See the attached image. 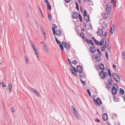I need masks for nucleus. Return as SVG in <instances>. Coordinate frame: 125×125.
Returning <instances> with one entry per match:
<instances>
[{
  "mask_svg": "<svg viewBox=\"0 0 125 125\" xmlns=\"http://www.w3.org/2000/svg\"><path fill=\"white\" fill-rule=\"evenodd\" d=\"M82 71L83 69L82 66L80 65H78L77 67L76 70H76L74 71L76 73L78 72L80 73L82 72Z\"/></svg>",
  "mask_w": 125,
  "mask_h": 125,
  "instance_id": "nucleus-1",
  "label": "nucleus"
},
{
  "mask_svg": "<svg viewBox=\"0 0 125 125\" xmlns=\"http://www.w3.org/2000/svg\"><path fill=\"white\" fill-rule=\"evenodd\" d=\"M94 101L96 104L98 105H100L102 104V101L99 98H97L96 100H95V99H94Z\"/></svg>",
  "mask_w": 125,
  "mask_h": 125,
  "instance_id": "nucleus-2",
  "label": "nucleus"
},
{
  "mask_svg": "<svg viewBox=\"0 0 125 125\" xmlns=\"http://www.w3.org/2000/svg\"><path fill=\"white\" fill-rule=\"evenodd\" d=\"M72 18L74 19H77L78 17V14L76 12H74L72 14Z\"/></svg>",
  "mask_w": 125,
  "mask_h": 125,
  "instance_id": "nucleus-3",
  "label": "nucleus"
},
{
  "mask_svg": "<svg viewBox=\"0 0 125 125\" xmlns=\"http://www.w3.org/2000/svg\"><path fill=\"white\" fill-rule=\"evenodd\" d=\"M97 33V34L99 36H102L103 33V29H99Z\"/></svg>",
  "mask_w": 125,
  "mask_h": 125,
  "instance_id": "nucleus-4",
  "label": "nucleus"
},
{
  "mask_svg": "<svg viewBox=\"0 0 125 125\" xmlns=\"http://www.w3.org/2000/svg\"><path fill=\"white\" fill-rule=\"evenodd\" d=\"M52 29L53 32V34L54 35H55V29H56L57 27L56 25L54 24H52Z\"/></svg>",
  "mask_w": 125,
  "mask_h": 125,
  "instance_id": "nucleus-5",
  "label": "nucleus"
},
{
  "mask_svg": "<svg viewBox=\"0 0 125 125\" xmlns=\"http://www.w3.org/2000/svg\"><path fill=\"white\" fill-rule=\"evenodd\" d=\"M55 34L58 36H60L62 34L61 31L60 29H58L56 30V31H55Z\"/></svg>",
  "mask_w": 125,
  "mask_h": 125,
  "instance_id": "nucleus-6",
  "label": "nucleus"
},
{
  "mask_svg": "<svg viewBox=\"0 0 125 125\" xmlns=\"http://www.w3.org/2000/svg\"><path fill=\"white\" fill-rule=\"evenodd\" d=\"M112 92L113 94L115 95L116 94L117 92L115 87V86H113L112 88Z\"/></svg>",
  "mask_w": 125,
  "mask_h": 125,
  "instance_id": "nucleus-7",
  "label": "nucleus"
},
{
  "mask_svg": "<svg viewBox=\"0 0 125 125\" xmlns=\"http://www.w3.org/2000/svg\"><path fill=\"white\" fill-rule=\"evenodd\" d=\"M99 68L101 70L102 72H103L104 70V65L103 63H100L99 65Z\"/></svg>",
  "mask_w": 125,
  "mask_h": 125,
  "instance_id": "nucleus-8",
  "label": "nucleus"
},
{
  "mask_svg": "<svg viewBox=\"0 0 125 125\" xmlns=\"http://www.w3.org/2000/svg\"><path fill=\"white\" fill-rule=\"evenodd\" d=\"M91 52L93 53H95L96 50L94 46H91L90 47Z\"/></svg>",
  "mask_w": 125,
  "mask_h": 125,
  "instance_id": "nucleus-9",
  "label": "nucleus"
},
{
  "mask_svg": "<svg viewBox=\"0 0 125 125\" xmlns=\"http://www.w3.org/2000/svg\"><path fill=\"white\" fill-rule=\"evenodd\" d=\"M96 61L97 62H100L101 61V57L100 56H99L97 55H94Z\"/></svg>",
  "mask_w": 125,
  "mask_h": 125,
  "instance_id": "nucleus-10",
  "label": "nucleus"
},
{
  "mask_svg": "<svg viewBox=\"0 0 125 125\" xmlns=\"http://www.w3.org/2000/svg\"><path fill=\"white\" fill-rule=\"evenodd\" d=\"M106 9L107 12L109 13L111 10V7L110 5H107Z\"/></svg>",
  "mask_w": 125,
  "mask_h": 125,
  "instance_id": "nucleus-11",
  "label": "nucleus"
},
{
  "mask_svg": "<svg viewBox=\"0 0 125 125\" xmlns=\"http://www.w3.org/2000/svg\"><path fill=\"white\" fill-rule=\"evenodd\" d=\"M103 119L106 121L108 119V115L107 114L104 113L103 115Z\"/></svg>",
  "mask_w": 125,
  "mask_h": 125,
  "instance_id": "nucleus-12",
  "label": "nucleus"
},
{
  "mask_svg": "<svg viewBox=\"0 0 125 125\" xmlns=\"http://www.w3.org/2000/svg\"><path fill=\"white\" fill-rule=\"evenodd\" d=\"M108 83L110 85H112L113 82L112 79H111V78L110 77L108 78Z\"/></svg>",
  "mask_w": 125,
  "mask_h": 125,
  "instance_id": "nucleus-13",
  "label": "nucleus"
},
{
  "mask_svg": "<svg viewBox=\"0 0 125 125\" xmlns=\"http://www.w3.org/2000/svg\"><path fill=\"white\" fill-rule=\"evenodd\" d=\"M90 16L89 15H88L84 16V19L85 20L86 23L89 21Z\"/></svg>",
  "mask_w": 125,
  "mask_h": 125,
  "instance_id": "nucleus-14",
  "label": "nucleus"
},
{
  "mask_svg": "<svg viewBox=\"0 0 125 125\" xmlns=\"http://www.w3.org/2000/svg\"><path fill=\"white\" fill-rule=\"evenodd\" d=\"M103 18L104 19H106L108 18V14L105 12L104 13V15H103Z\"/></svg>",
  "mask_w": 125,
  "mask_h": 125,
  "instance_id": "nucleus-15",
  "label": "nucleus"
},
{
  "mask_svg": "<svg viewBox=\"0 0 125 125\" xmlns=\"http://www.w3.org/2000/svg\"><path fill=\"white\" fill-rule=\"evenodd\" d=\"M64 43L65 44L64 47L67 50H68L70 47V45L69 44H66L65 42H64Z\"/></svg>",
  "mask_w": 125,
  "mask_h": 125,
  "instance_id": "nucleus-16",
  "label": "nucleus"
},
{
  "mask_svg": "<svg viewBox=\"0 0 125 125\" xmlns=\"http://www.w3.org/2000/svg\"><path fill=\"white\" fill-rule=\"evenodd\" d=\"M70 70L72 73L75 76H77V74L75 73L72 70L71 68H70Z\"/></svg>",
  "mask_w": 125,
  "mask_h": 125,
  "instance_id": "nucleus-17",
  "label": "nucleus"
},
{
  "mask_svg": "<svg viewBox=\"0 0 125 125\" xmlns=\"http://www.w3.org/2000/svg\"><path fill=\"white\" fill-rule=\"evenodd\" d=\"M112 76L115 80L116 79V78L118 76V75L117 74L114 73H113Z\"/></svg>",
  "mask_w": 125,
  "mask_h": 125,
  "instance_id": "nucleus-18",
  "label": "nucleus"
},
{
  "mask_svg": "<svg viewBox=\"0 0 125 125\" xmlns=\"http://www.w3.org/2000/svg\"><path fill=\"white\" fill-rule=\"evenodd\" d=\"M115 26H112L110 32L112 35L114 31L115 30Z\"/></svg>",
  "mask_w": 125,
  "mask_h": 125,
  "instance_id": "nucleus-19",
  "label": "nucleus"
},
{
  "mask_svg": "<svg viewBox=\"0 0 125 125\" xmlns=\"http://www.w3.org/2000/svg\"><path fill=\"white\" fill-rule=\"evenodd\" d=\"M12 84L11 83H9L8 84V88L9 90V91L10 93L11 92Z\"/></svg>",
  "mask_w": 125,
  "mask_h": 125,
  "instance_id": "nucleus-20",
  "label": "nucleus"
},
{
  "mask_svg": "<svg viewBox=\"0 0 125 125\" xmlns=\"http://www.w3.org/2000/svg\"><path fill=\"white\" fill-rule=\"evenodd\" d=\"M103 78L104 79L105 78V76L106 77H107L108 76L107 73L106 72H103Z\"/></svg>",
  "mask_w": 125,
  "mask_h": 125,
  "instance_id": "nucleus-21",
  "label": "nucleus"
},
{
  "mask_svg": "<svg viewBox=\"0 0 125 125\" xmlns=\"http://www.w3.org/2000/svg\"><path fill=\"white\" fill-rule=\"evenodd\" d=\"M111 85H110V84L107 83L106 84V87L107 89L109 90L111 88Z\"/></svg>",
  "mask_w": 125,
  "mask_h": 125,
  "instance_id": "nucleus-22",
  "label": "nucleus"
},
{
  "mask_svg": "<svg viewBox=\"0 0 125 125\" xmlns=\"http://www.w3.org/2000/svg\"><path fill=\"white\" fill-rule=\"evenodd\" d=\"M72 64H74L75 65H76L77 63V62L76 61V60H72Z\"/></svg>",
  "mask_w": 125,
  "mask_h": 125,
  "instance_id": "nucleus-23",
  "label": "nucleus"
},
{
  "mask_svg": "<svg viewBox=\"0 0 125 125\" xmlns=\"http://www.w3.org/2000/svg\"><path fill=\"white\" fill-rule=\"evenodd\" d=\"M107 24L106 22H103L102 26L103 28H105L107 27Z\"/></svg>",
  "mask_w": 125,
  "mask_h": 125,
  "instance_id": "nucleus-24",
  "label": "nucleus"
},
{
  "mask_svg": "<svg viewBox=\"0 0 125 125\" xmlns=\"http://www.w3.org/2000/svg\"><path fill=\"white\" fill-rule=\"evenodd\" d=\"M35 94L38 96L40 97V95L38 93L36 90H34L33 91V92Z\"/></svg>",
  "mask_w": 125,
  "mask_h": 125,
  "instance_id": "nucleus-25",
  "label": "nucleus"
},
{
  "mask_svg": "<svg viewBox=\"0 0 125 125\" xmlns=\"http://www.w3.org/2000/svg\"><path fill=\"white\" fill-rule=\"evenodd\" d=\"M120 94L123 95L124 94L125 92L124 90L122 88H120Z\"/></svg>",
  "mask_w": 125,
  "mask_h": 125,
  "instance_id": "nucleus-26",
  "label": "nucleus"
},
{
  "mask_svg": "<svg viewBox=\"0 0 125 125\" xmlns=\"http://www.w3.org/2000/svg\"><path fill=\"white\" fill-rule=\"evenodd\" d=\"M80 36L83 39H84V38L85 36H84V33L83 32H82L80 34Z\"/></svg>",
  "mask_w": 125,
  "mask_h": 125,
  "instance_id": "nucleus-27",
  "label": "nucleus"
},
{
  "mask_svg": "<svg viewBox=\"0 0 125 125\" xmlns=\"http://www.w3.org/2000/svg\"><path fill=\"white\" fill-rule=\"evenodd\" d=\"M103 74V72H102L101 71L99 72V75L101 77V78L103 79H104L103 78V74Z\"/></svg>",
  "mask_w": 125,
  "mask_h": 125,
  "instance_id": "nucleus-28",
  "label": "nucleus"
},
{
  "mask_svg": "<svg viewBox=\"0 0 125 125\" xmlns=\"http://www.w3.org/2000/svg\"><path fill=\"white\" fill-rule=\"evenodd\" d=\"M55 41L56 43L59 45H60L61 44L60 42L57 39L56 37H55Z\"/></svg>",
  "mask_w": 125,
  "mask_h": 125,
  "instance_id": "nucleus-29",
  "label": "nucleus"
},
{
  "mask_svg": "<svg viewBox=\"0 0 125 125\" xmlns=\"http://www.w3.org/2000/svg\"><path fill=\"white\" fill-rule=\"evenodd\" d=\"M46 6L47 8H48L49 10H50L51 9V7L50 4L49 3H47L46 5Z\"/></svg>",
  "mask_w": 125,
  "mask_h": 125,
  "instance_id": "nucleus-30",
  "label": "nucleus"
},
{
  "mask_svg": "<svg viewBox=\"0 0 125 125\" xmlns=\"http://www.w3.org/2000/svg\"><path fill=\"white\" fill-rule=\"evenodd\" d=\"M115 81L118 83H119L120 82V78L118 76L116 78V79L115 80Z\"/></svg>",
  "mask_w": 125,
  "mask_h": 125,
  "instance_id": "nucleus-31",
  "label": "nucleus"
},
{
  "mask_svg": "<svg viewBox=\"0 0 125 125\" xmlns=\"http://www.w3.org/2000/svg\"><path fill=\"white\" fill-rule=\"evenodd\" d=\"M104 40L102 39L100 43H99V45L100 46L102 45L104 43Z\"/></svg>",
  "mask_w": 125,
  "mask_h": 125,
  "instance_id": "nucleus-32",
  "label": "nucleus"
},
{
  "mask_svg": "<svg viewBox=\"0 0 125 125\" xmlns=\"http://www.w3.org/2000/svg\"><path fill=\"white\" fill-rule=\"evenodd\" d=\"M59 47L60 48H61V50L63 51V46L62 44H61L59 45Z\"/></svg>",
  "mask_w": 125,
  "mask_h": 125,
  "instance_id": "nucleus-33",
  "label": "nucleus"
},
{
  "mask_svg": "<svg viewBox=\"0 0 125 125\" xmlns=\"http://www.w3.org/2000/svg\"><path fill=\"white\" fill-rule=\"evenodd\" d=\"M79 18L80 21L82 22V18L81 15L80 14H79Z\"/></svg>",
  "mask_w": 125,
  "mask_h": 125,
  "instance_id": "nucleus-34",
  "label": "nucleus"
},
{
  "mask_svg": "<svg viewBox=\"0 0 125 125\" xmlns=\"http://www.w3.org/2000/svg\"><path fill=\"white\" fill-rule=\"evenodd\" d=\"M74 115L77 119L79 120L80 119L79 116L78 115V114H77V115Z\"/></svg>",
  "mask_w": 125,
  "mask_h": 125,
  "instance_id": "nucleus-35",
  "label": "nucleus"
},
{
  "mask_svg": "<svg viewBox=\"0 0 125 125\" xmlns=\"http://www.w3.org/2000/svg\"><path fill=\"white\" fill-rule=\"evenodd\" d=\"M88 42L89 43H90L93 46L94 45V44L92 41L90 39Z\"/></svg>",
  "mask_w": 125,
  "mask_h": 125,
  "instance_id": "nucleus-36",
  "label": "nucleus"
},
{
  "mask_svg": "<svg viewBox=\"0 0 125 125\" xmlns=\"http://www.w3.org/2000/svg\"><path fill=\"white\" fill-rule=\"evenodd\" d=\"M105 54L106 57V58H107V59L108 60H109V58H108V52H107L106 51L105 52Z\"/></svg>",
  "mask_w": 125,
  "mask_h": 125,
  "instance_id": "nucleus-37",
  "label": "nucleus"
},
{
  "mask_svg": "<svg viewBox=\"0 0 125 125\" xmlns=\"http://www.w3.org/2000/svg\"><path fill=\"white\" fill-rule=\"evenodd\" d=\"M101 50L102 51H104L105 50V46L104 45H103L101 48Z\"/></svg>",
  "mask_w": 125,
  "mask_h": 125,
  "instance_id": "nucleus-38",
  "label": "nucleus"
},
{
  "mask_svg": "<svg viewBox=\"0 0 125 125\" xmlns=\"http://www.w3.org/2000/svg\"><path fill=\"white\" fill-rule=\"evenodd\" d=\"M43 45L44 49L46 50H47L48 48L46 45L45 44H43Z\"/></svg>",
  "mask_w": 125,
  "mask_h": 125,
  "instance_id": "nucleus-39",
  "label": "nucleus"
},
{
  "mask_svg": "<svg viewBox=\"0 0 125 125\" xmlns=\"http://www.w3.org/2000/svg\"><path fill=\"white\" fill-rule=\"evenodd\" d=\"M82 73L80 74V76L81 77H82V76H84L85 74L83 72H81Z\"/></svg>",
  "mask_w": 125,
  "mask_h": 125,
  "instance_id": "nucleus-40",
  "label": "nucleus"
},
{
  "mask_svg": "<svg viewBox=\"0 0 125 125\" xmlns=\"http://www.w3.org/2000/svg\"><path fill=\"white\" fill-rule=\"evenodd\" d=\"M88 26L89 28L90 29H92V26L91 23H89L88 24Z\"/></svg>",
  "mask_w": 125,
  "mask_h": 125,
  "instance_id": "nucleus-41",
  "label": "nucleus"
},
{
  "mask_svg": "<svg viewBox=\"0 0 125 125\" xmlns=\"http://www.w3.org/2000/svg\"><path fill=\"white\" fill-rule=\"evenodd\" d=\"M97 51L98 53V54L99 55H101V52L99 49H97Z\"/></svg>",
  "mask_w": 125,
  "mask_h": 125,
  "instance_id": "nucleus-42",
  "label": "nucleus"
},
{
  "mask_svg": "<svg viewBox=\"0 0 125 125\" xmlns=\"http://www.w3.org/2000/svg\"><path fill=\"white\" fill-rule=\"evenodd\" d=\"M76 7L77 8V9L78 10H79V6L78 5V3L77 2H76Z\"/></svg>",
  "mask_w": 125,
  "mask_h": 125,
  "instance_id": "nucleus-43",
  "label": "nucleus"
},
{
  "mask_svg": "<svg viewBox=\"0 0 125 125\" xmlns=\"http://www.w3.org/2000/svg\"><path fill=\"white\" fill-rule=\"evenodd\" d=\"M95 43L98 45H99V42L98 41L96 40L94 42Z\"/></svg>",
  "mask_w": 125,
  "mask_h": 125,
  "instance_id": "nucleus-44",
  "label": "nucleus"
},
{
  "mask_svg": "<svg viewBox=\"0 0 125 125\" xmlns=\"http://www.w3.org/2000/svg\"><path fill=\"white\" fill-rule=\"evenodd\" d=\"M87 12L86 10H84L83 11V15L84 16H85L87 15H86Z\"/></svg>",
  "mask_w": 125,
  "mask_h": 125,
  "instance_id": "nucleus-45",
  "label": "nucleus"
},
{
  "mask_svg": "<svg viewBox=\"0 0 125 125\" xmlns=\"http://www.w3.org/2000/svg\"><path fill=\"white\" fill-rule=\"evenodd\" d=\"M33 49L34 51L35 52V53L36 52H38L36 47H35V48H33Z\"/></svg>",
  "mask_w": 125,
  "mask_h": 125,
  "instance_id": "nucleus-46",
  "label": "nucleus"
},
{
  "mask_svg": "<svg viewBox=\"0 0 125 125\" xmlns=\"http://www.w3.org/2000/svg\"><path fill=\"white\" fill-rule=\"evenodd\" d=\"M25 60L26 61V64H27L28 63V61L27 58L26 56L25 57Z\"/></svg>",
  "mask_w": 125,
  "mask_h": 125,
  "instance_id": "nucleus-47",
  "label": "nucleus"
},
{
  "mask_svg": "<svg viewBox=\"0 0 125 125\" xmlns=\"http://www.w3.org/2000/svg\"><path fill=\"white\" fill-rule=\"evenodd\" d=\"M87 92L89 94V95L90 96H91V93L90 90L88 89H87Z\"/></svg>",
  "mask_w": 125,
  "mask_h": 125,
  "instance_id": "nucleus-48",
  "label": "nucleus"
},
{
  "mask_svg": "<svg viewBox=\"0 0 125 125\" xmlns=\"http://www.w3.org/2000/svg\"><path fill=\"white\" fill-rule=\"evenodd\" d=\"M108 74H109V75L110 76V77L111 78V77H112V75L109 69H108Z\"/></svg>",
  "mask_w": 125,
  "mask_h": 125,
  "instance_id": "nucleus-49",
  "label": "nucleus"
},
{
  "mask_svg": "<svg viewBox=\"0 0 125 125\" xmlns=\"http://www.w3.org/2000/svg\"><path fill=\"white\" fill-rule=\"evenodd\" d=\"M122 55L124 58L125 59V52L124 51L122 53Z\"/></svg>",
  "mask_w": 125,
  "mask_h": 125,
  "instance_id": "nucleus-50",
  "label": "nucleus"
},
{
  "mask_svg": "<svg viewBox=\"0 0 125 125\" xmlns=\"http://www.w3.org/2000/svg\"><path fill=\"white\" fill-rule=\"evenodd\" d=\"M71 107L72 108V109L73 110V111H75V110H76L75 108L73 106H71Z\"/></svg>",
  "mask_w": 125,
  "mask_h": 125,
  "instance_id": "nucleus-51",
  "label": "nucleus"
},
{
  "mask_svg": "<svg viewBox=\"0 0 125 125\" xmlns=\"http://www.w3.org/2000/svg\"><path fill=\"white\" fill-rule=\"evenodd\" d=\"M1 83L2 85V87H6L5 84L3 82H2Z\"/></svg>",
  "mask_w": 125,
  "mask_h": 125,
  "instance_id": "nucleus-52",
  "label": "nucleus"
},
{
  "mask_svg": "<svg viewBox=\"0 0 125 125\" xmlns=\"http://www.w3.org/2000/svg\"><path fill=\"white\" fill-rule=\"evenodd\" d=\"M35 53L36 55V56L38 58L39 60H40L39 59V54L38 52H36Z\"/></svg>",
  "mask_w": 125,
  "mask_h": 125,
  "instance_id": "nucleus-53",
  "label": "nucleus"
},
{
  "mask_svg": "<svg viewBox=\"0 0 125 125\" xmlns=\"http://www.w3.org/2000/svg\"><path fill=\"white\" fill-rule=\"evenodd\" d=\"M35 23L36 25L37 28H38L39 27V25L38 21H35Z\"/></svg>",
  "mask_w": 125,
  "mask_h": 125,
  "instance_id": "nucleus-54",
  "label": "nucleus"
},
{
  "mask_svg": "<svg viewBox=\"0 0 125 125\" xmlns=\"http://www.w3.org/2000/svg\"><path fill=\"white\" fill-rule=\"evenodd\" d=\"M84 40H85V41H86V42L88 43V44H89V42H88L89 41V40H88L87 39V38H84Z\"/></svg>",
  "mask_w": 125,
  "mask_h": 125,
  "instance_id": "nucleus-55",
  "label": "nucleus"
},
{
  "mask_svg": "<svg viewBox=\"0 0 125 125\" xmlns=\"http://www.w3.org/2000/svg\"><path fill=\"white\" fill-rule=\"evenodd\" d=\"M73 113L74 114V115H77L78 113H77V111L76 110L75 111H73Z\"/></svg>",
  "mask_w": 125,
  "mask_h": 125,
  "instance_id": "nucleus-56",
  "label": "nucleus"
},
{
  "mask_svg": "<svg viewBox=\"0 0 125 125\" xmlns=\"http://www.w3.org/2000/svg\"><path fill=\"white\" fill-rule=\"evenodd\" d=\"M109 40L107 39L106 41L105 44H108L109 43Z\"/></svg>",
  "mask_w": 125,
  "mask_h": 125,
  "instance_id": "nucleus-57",
  "label": "nucleus"
},
{
  "mask_svg": "<svg viewBox=\"0 0 125 125\" xmlns=\"http://www.w3.org/2000/svg\"><path fill=\"white\" fill-rule=\"evenodd\" d=\"M48 18L50 20H51L52 18H51V15L50 14H49L48 15Z\"/></svg>",
  "mask_w": 125,
  "mask_h": 125,
  "instance_id": "nucleus-58",
  "label": "nucleus"
},
{
  "mask_svg": "<svg viewBox=\"0 0 125 125\" xmlns=\"http://www.w3.org/2000/svg\"><path fill=\"white\" fill-rule=\"evenodd\" d=\"M107 32H105L104 33V36H105L103 38H105L106 37V35H107Z\"/></svg>",
  "mask_w": 125,
  "mask_h": 125,
  "instance_id": "nucleus-59",
  "label": "nucleus"
},
{
  "mask_svg": "<svg viewBox=\"0 0 125 125\" xmlns=\"http://www.w3.org/2000/svg\"><path fill=\"white\" fill-rule=\"evenodd\" d=\"M113 3V4L114 5V7H115L116 6V3L113 0V3Z\"/></svg>",
  "mask_w": 125,
  "mask_h": 125,
  "instance_id": "nucleus-60",
  "label": "nucleus"
},
{
  "mask_svg": "<svg viewBox=\"0 0 125 125\" xmlns=\"http://www.w3.org/2000/svg\"><path fill=\"white\" fill-rule=\"evenodd\" d=\"M11 109H12V112H13V113L15 111L14 108H13V107H12V108Z\"/></svg>",
  "mask_w": 125,
  "mask_h": 125,
  "instance_id": "nucleus-61",
  "label": "nucleus"
},
{
  "mask_svg": "<svg viewBox=\"0 0 125 125\" xmlns=\"http://www.w3.org/2000/svg\"><path fill=\"white\" fill-rule=\"evenodd\" d=\"M71 66V67L73 69V70L74 71L76 70V69L75 67H73L72 65Z\"/></svg>",
  "mask_w": 125,
  "mask_h": 125,
  "instance_id": "nucleus-62",
  "label": "nucleus"
},
{
  "mask_svg": "<svg viewBox=\"0 0 125 125\" xmlns=\"http://www.w3.org/2000/svg\"><path fill=\"white\" fill-rule=\"evenodd\" d=\"M104 46L106 49L107 48L108 46V44H105Z\"/></svg>",
  "mask_w": 125,
  "mask_h": 125,
  "instance_id": "nucleus-63",
  "label": "nucleus"
},
{
  "mask_svg": "<svg viewBox=\"0 0 125 125\" xmlns=\"http://www.w3.org/2000/svg\"><path fill=\"white\" fill-rule=\"evenodd\" d=\"M68 62H69V63L71 65H72V63H71V62H70V59H69L68 58Z\"/></svg>",
  "mask_w": 125,
  "mask_h": 125,
  "instance_id": "nucleus-64",
  "label": "nucleus"
}]
</instances>
